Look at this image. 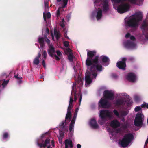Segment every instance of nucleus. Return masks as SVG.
Returning <instances> with one entry per match:
<instances>
[{
  "label": "nucleus",
  "mask_w": 148,
  "mask_h": 148,
  "mask_svg": "<svg viewBox=\"0 0 148 148\" xmlns=\"http://www.w3.org/2000/svg\"><path fill=\"white\" fill-rule=\"evenodd\" d=\"M87 51V57L85 64L89 71L87 70L85 74L86 86L92 83L93 79L96 78L97 75L96 71H101L103 68L102 65L99 63V55H96V51Z\"/></svg>",
  "instance_id": "nucleus-1"
},
{
  "label": "nucleus",
  "mask_w": 148,
  "mask_h": 148,
  "mask_svg": "<svg viewBox=\"0 0 148 148\" xmlns=\"http://www.w3.org/2000/svg\"><path fill=\"white\" fill-rule=\"evenodd\" d=\"M142 17V13L141 12H137L136 13L135 17L125 22V25L130 27L136 29L138 26V22L141 21Z\"/></svg>",
  "instance_id": "nucleus-2"
},
{
  "label": "nucleus",
  "mask_w": 148,
  "mask_h": 148,
  "mask_svg": "<svg viewBox=\"0 0 148 148\" xmlns=\"http://www.w3.org/2000/svg\"><path fill=\"white\" fill-rule=\"evenodd\" d=\"M133 135L129 133L124 135L122 140L120 141V144L123 147H127L134 139Z\"/></svg>",
  "instance_id": "nucleus-3"
},
{
  "label": "nucleus",
  "mask_w": 148,
  "mask_h": 148,
  "mask_svg": "<svg viewBox=\"0 0 148 148\" xmlns=\"http://www.w3.org/2000/svg\"><path fill=\"white\" fill-rule=\"evenodd\" d=\"M143 117L144 115L141 113H138L136 114L134 122L136 126L138 127L142 125Z\"/></svg>",
  "instance_id": "nucleus-4"
},
{
  "label": "nucleus",
  "mask_w": 148,
  "mask_h": 148,
  "mask_svg": "<svg viewBox=\"0 0 148 148\" xmlns=\"http://www.w3.org/2000/svg\"><path fill=\"white\" fill-rule=\"evenodd\" d=\"M99 116L103 120H106L107 117L111 118L112 117L111 112L107 110H101Z\"/></svg>",
  "instance_id": "nucleus-5"
},
{
  "label": "nucleus",
  "mask_w": 148,
  "mask_h": 148,
  "mask_svg": "<svg viewBox=\"0 0 148 148\" xmlns=\"http://www.w3.org/2000/svg\"><path fill=\"white\" fill-rule=\"evenodd\" d=\"M130 8V5L128 4H122L118 7L117 10L119 13H123L128 11Z\"/></svg>",
  "instance_id": "nucleus-6"
},
{
  "label": "nucleus",
  "mask_w": 148,
  "mask_h": 148,
  "mask_svg": "<svg viewBox=\"0 0 148 148\" xmlns=\"http://www.w3.org/2000/svg\"><path fill=\"white\" fill-rule=\"evenodd\" d=\"M99 103V106L102 108H108L111 106L110 103L105 99H101Z\"/></svg>",
  "instance_id": "nucleus-7"
},
{
  "label": "nucleus",
  "mask_w": 148,
  "mask_h": 148,
  "mask_svg": "<svg viewBox=\"0 0 148 148\" xmlns=\"http://www.w3.org/2000/svg\"><path fill=\"white\" fill-rule=\"evenodd\" d=\"M103 96L105 99L112 100L114 99V94L108 90H105L103 92Z\"/></svg>",
  "instance_id": "nucleus-8"
},
{
  "label": "nucleus",
  "mask_w": 148,
  "mask_h": 148,
  "mask_svg": "<svg viewBox=\"0 0 148 148\" xmlns=\"http://www.w3.org/2000/svg\"><path fill=\"white\" fill-rule=\"evenodd\" d=\"M143 33L145 37L148 39V24L145 22L143 23L141 26Z\"/></svg>",
  "instance_id": "nucleus-9"
},
{
  "label": "nucleus",
  "mask_w": 148,
  "mask_h": 148,
  "mask_svg": "<svg viewBox=\"0 0 148 148\" xmlns=\"http://www.w3.org/2000/svg\"><path fill=\"white\" fill-rule=\"evenodd\" d=\"M49 55L51 57H53L54 55L56 54L55 48L52 44L49 45V49L47 50Z\"/></svg>",
  "instance_id": "nucleus-10"
},
{
  "label": "nucleus",
  "mask_w": 148,
  "mask_h": 148,
  "mask_svg": "<svg viewBox=\"0 0 148 148\" xmlns=\"http://www.w3.org/2000/svg\"><path fill=\"white\" fill-rule=\"evenodd\" d=\"M136 78V76L135 74L132 73H128L127 77V79L131 82H135Z\"/></svg>",
  "instance_id": "nucleus-11"
},
{
  "label": "nucleus",
  "mask_w": 148,
  "mask_h": 148,
  "mask_svg": "<svg viewBox=\"0 0 148 148\" xmlns=\"http://www.w3.org/2000/svg\"><path fill=\"white\" fill-rule=\"evenodd\" d=\"M125 47L127 48H132L135 47V44L133 42L129 40L125 42L124 43Z\"/></svg>",
  "instance_id": "nucleus-12"
},
{
  "label": "nucleus",
  "mask_w": 148,
  "mask_h": 148,
  "mask_svg": "<svg viewBox=\"0 0 148 148\" xmlns=\"http://www.w3.org/2000/svg\"><path fill=\"white\" fill-rule=\"evenodd\" d=\"M121 125L120 123L116 119H114L110 123L111 126L113 128H117Z\"/></svg>",
  "instance_id": "nucleus-13"
},
{
  "label": "nucleus",
  "mask_w": 148,
  "mask_h": 148,
  "mask_svg": "<svg viewBox=\"0 0 148 148\" xmlns=\"http://www.w3.org/2000/svg\"><path fill=\"white\" fill-rule=\"evenodd\" d=\"M76 85L77 83L76 82L73 84V86L72 87V90L71 92V95H73V94L74 95V100L76 101L77 99V91L76 90Z\"/></svg>",
  "instance_id": "nucleus-14"
},
{
  "label": "nucleus",
  "mask_w": 148,
  "mask_h": 148,
  "mask_svg": "<svg viewBox=\"0 0 148 148\" xmlns=\"http://www.w3.org/2000/svg\"><path fill=\"white\" fill-rule=\"evenodd\" d=\"M116 66L119 69L125 70L126 67V62L122 61H119L117 63Z\"/></svg>",
  "instance_id": "nucleus-15"
},
{
  "label": "nucleus",
  "mask_w": 148,
  "mask_h": 148,
  "mask_svg": "<svg viewBox=\"0 0 148 148\" xmlns=\"http://www.w3.org/2000/svg\"><path fill=\"white\" fill-rule=\"evenodd\" d=\"M103 12H107L109 10L108 1L107 0H104L103 2Z\"/></svg>",
  "instance_id": "nucleus-16"
},
{
  "label": "nucleus",
  "mask_w": 148,
  "mask_h": 148,
  "mask_svg": "<svg viewBox=\"0 0 148 148\" xmlns=\"http://www.w3.org/2000/svg\"><path fill=\"white\" fill-rule=\"evenodd\" d=\"M90 124L91 127L93 129H96L99 127V125L97 121L94 119H92L91 120Z\"/></svg>",
  "instance_id": "nucleus-17"
},
{
  "label": "nucleus",
  "mask_w": 148,
  "mask_h": 148,
  "mask_svg": "<svg viewBox=\"0 0 148 148\" xmlns=\"http://www.w3.org/2000/svg\"><path fill=\"white\" fill-rule=\"evenodd\" d=\"M50 143V139L49 138L46 139L44 143H38L37 145L40 148L43 147L45 148L48 144Z\"/></svg>",
  "instance_id": "nucleus-18"
},
{
  "label": "nucleus",
  "mask_w": 148,
  "mask_h": 148,
  "mask_svg": "<svg viewBox=\"0 0 148 148\" xmlns=\"http://www.w3.org/2000/svg\"><path fill=\"white\" fill-rule=\"evenodd\" d=\"M126 103V101L123 99H118L116 100L115 104L117 106H124Z\"/></svg>",
  "instance_id": "nucleus-19"
},
{
  "label": "nucleus",
  "mask_w": 148,
  "mask_h": 148,
  "mask_svg": "<svg viewBox=\"0 0 148 148\" xmlns=\"http://www.w3.org/2000/svg\"><path fill=\"white\" fill-rule=\"evenodd\" d=\"M100 59L101 60L102 62L103 63H106L109 62L110 59L109 58L106 56H101Z\"/></svg>",
  "instance_id": "nucleus-20"
},
{
  "label": "nucleus",
  "mask_w": 148,
  "mask_h": 148,
  "mask_svg": "<svg viewBox=\"0 0 148 148\" xmlns=\"http://www.w3.org/2000/svg\"><path fill=\"white\" fill-rule=\"evenodd\" d=\"M99 10L97 12L96 16V18L97 20L100 19L102 16V10L99 8Z\"/></svg>",
  "instance_id": "nucleus-21"
},
{
  "label": "nucleus",
  "mask_w": 148,
  "mask_h": 148,
  "mask_svg": "<svg viewBox=\"0 0 148 148\" xmlns=\"http://www.w3.org/2000/svg\"><path fill=\"white\" fill-rule=\"evenodd\" d=\"M38 42L40 44L41 47L44 46V38L43 37H39L38 38Z\"/></svg>",
  "instance_id": "nucleus-22"
},
{
  "label": "nucleus",
  "mask_w": 148,
  "mask_h": 148,
  "mask_svg": "<svg viewBox=\"0 0 148 148\" xmlns=\"http://www.w3.org/2000/svg\"><path fill=\"white\" fill-rule=\"evenodd\" d=\"M71 112L67 111L65 118V121H68L69 122L70 121L71 119Z\"/></svg>",
  "instance_id": "nucleus-23"
},
{
  "label": "nucleus",
  "mask_w": 148,
  "mask_h": 148,
  "mask_svg": "<svg viewBox=\"0 0 148 148\" xmlns=\"http://www.w3.org/2000/svg\"><path fill=\"white\" fill-rule=\"evenodd\" d=\"M54 35L56 38V39L58 40L61 37V35L60 33L59 32L57 31L56 29H55L54 31Z\"/></svg>",
  "instance_id": "nucleus-24"
},
{
  "label": "nucleus",
  "mask_w": 148,
  "mask_h": 148,
  "mask_svg": "<svg viewBox=\"0 0 148 148\" xmlns=\"http://www.w3.org/2000/svg\"><path fill=\"white\" fill-rule=\"evenodd\" d=\"M128 111L127 110L122 111L121 112L120 116L123 117L126 116L128 113Z\"/></svg>",
  "instance_id": "nucleus-25"
},
{
  "label": "nucleus",
  "mask_w": 148,
  "mask_h": 148,
  "mask_svg": "<svg viewBox=\"0 0 148 148\" xmlns=\"http://www.w3.org/2000/svg\"><path fill=\"white\" fill-rule=\"evenodd\" d=\"M65 142L68 145H69L70 147L72 148L73 147V145L72 142L71 140L66 139L65 140Z\"/></svg>",
  "instance_id": "nucleus-26"
},
{
  "label": "nucleus",
  "mask_w": 148,
  "mask_h": 148,
  "mask_svg": "<svg viewBox=\"0 0 148 148\" xmlns=\"http://www.w3.org/2000/svg\"><path fill=\"white\" fill-rule=\"evenodd\" d=\"M68 59L70 62H72L73 61V59L75 58V56L72 53H70L69 54L68 56Z\"/></svg>",
  "instance_id": "nucleus-27"
},
{
  "label": "nucleus",
  "mask_w": 148,
  "mask_h": 148,
  "mask_svg": "<svg viewBox=\"0 0 148 148\" xmlns=\"http://www.w3.org/2000/svg\"><path fill=\"white\" fill-rule=\"evenodd\" d=\"M62 8L61 7H59L58 9L57 10L56 13V18L58 19L60 17V10Z\"/></svg>",
  "instance_id": "nucleus-28"
},
{
  "label": "nucleus",
  "mask_w": 148,
  "mask_h": 148,
  "mask_svg": "<svg viewBox=\"0 0 148 148\" xmlns=\"http://www.w3.org/2000/svg\"><path fill=\"white\" fill-rule=\"evenodd\" d=\"M39 62L40 60L39 59L35 58L33 60V64H34L37 65L39 64Z\"/></svg>",
  "instance_id": "nucleus-29"
},
{
  "label": "nucleus",
  "mask_w": 148,
  "mask_h": 148,
  "mask_svg": "<svg viewBox=\"0 0 148 148\" xmlns=\"http://www.w3.org/2000/svg\"><path fill=\"white\" fill-rule=\"evenodd\" d=\"M73 105V104H69L68 107L67 108V111H69L71 112V110H73L72 109Z\"/></svg>",
  "instance_id": "nucleus-30"
},
{
  "label": "nucleus",
  "mask_w": 148,
  "mask_h": 148,
  "mask_svg": "<svg viewBox=\"0 0 148 148\" xmlns=\"http://www.w3.org/2000/svg\"><path fill=\"white\" fill-rule=\"evenodd\" d=\"M76 118V117L73 116V117L71 122L70 125L74 126Z\"/></svg>",
  "instance_id": "nucleus-31"
},
{
  "label": "nucleus",
  "mask_w": 148,
  "mask_h": 148,
  "mask_svg": "<svg viewBox=\"0 0 148 148\" xmlns=\"http://www.w3.org/2000/svg\"><path fill=\"white\" fill-rule=\"evenodd\" d=\"M9 136V134L7 132H5L3 134V139H6Z\"/></svg>",
  "instance_id": "nucleus-32"
},
{
  "label": "nucleus",
  "mask_w": 148,
  "mask_h": 148,
  "mask_svg": "<svg viewBox=\"0 0 148 148\" xmlns=\"http://www.w3.org/2000/svg\"><path fill=\"white\" fill-rule=\"evenodd\" d=\"M141 106L142 108H145L146 107L148 109V104L146 103L145 102H144L141 105Z\"/></svg>",
  "instance_id": "nucleus-33"
},
{
  "label": "nucleus",
  "mask_w": 148,
  "mask_h": 148,
  "mask_svg": "<svg viewBox=\"0 0 148 148\" xmlns=\"http://www.w3.org/2000/svg\"><path fill=\"white\" fill-rule=\"evenodd\" d=\"M141 108L140 106H136L134 109V111L135 112H138L140 110Z\"/></svg>",
  "instance_id": "nucleus-34"
},
{
  "label": "nucleus",
  "mask_w": 148,
  "mask_h": 148,
  "mask_svg": "<svg viewBox=\"0 0 148 148\" xmlns=\"http://www.w3.org/2000/svg\"><path fill=\"white\" fill-rule=\"evenodd\" d=\"M78 110H79V109L78 108H76L75 109V112L74 113V116H73L74 117H77V112L78 111Z\"/></svg>",
  "instance_id": "nucleus-35"
},
{
  "label": "nucleus",
  "mask_w": 148,
  "mask_h": 148,
  "mask_svg": "<svg viewBox=\"0 0 148 148\" xmlns=\"http://www.w3.org/2000/svg\"><path fill=\"white\" fill-rule=\"evenodd\" d=\"M78 79L77 82V83L78 84L80 83V84H82V82L83 81V79H82L80 77H78Z\"/></svg>",
  "instance_id": "nucleus-36"
},
{
  "label": "nucleus",
  "mask_w": 148,
  "mask_h": 148,
  "mask_svg": "<svg viewBox=\"0 0 148 148\" xmlns=\"http://www.w3.org/2000/svg\"><path fill=\"white\" fill-rule=\"evenodd\" d=\"M113 112L114 114L118 117H119V114L118 111L115 109H114L113 110Z\"/></svg>",
  "instance_id": "nucleus-37"
},
{
  "label": "nucleus",
  "mask_w": 148,
  "mask_h": 148,
  "mask_svg": "<svg viewBox=\"0 0 148 148\" xmlns=\"http://www.w3.org/2000/svg\"><path fill=\"white\" fill-rule=\"evenodd\" d=\"M43 56L44 59H45L46 58L47 56V53L46 51H44L43 53Z\"/></svg>",
  "instance_id": "nucleus-38"
},
{
  "label": "nucleus",
  "mask_w": 148,
  "mask_h": 148,
  "mask_svg": "<svg viewBox=\"0 0 148 148\" xmlns=\"http://www.w3.org/2000/svg\"><path fill=\"white\" fill-rule=\"evenodd\" d=\"M115 3H121L124 1L125 0H113Z\"/></svg>",
  "instance_id": "nucleus-39"
},
{
  "label": "nucleus",
  "mask_w": 148,
  "mask_h": 148,
  "mask_svg": "<svg viewBox=\"0 0 148 148\" xmlns=\"http://www.w3.org/2000/svg\"><path fill=\"white\" fill-rule=\"evenodd\" d=\"M69 42L67 41H65L64 42V45L65 47H68L69 46Z\"/></svg>",
  "instance_id": "nucleus-40"
},
{
  "label": "nucleus",
  "mask_w": 148,
  "mask_h": 148,
  "mask_svg": "<svg viewBox=\"0 0 148 148\" xmlns=\"http://www.w3.org/2000/svg\"><path fill=\"white\" fill-rule=\"evenodd\" d=\"M9 82V80H4L3 83L2 84V85L3 86H5Z\"/></svg>",
  "instance_id": "nucleus-41"
},
{
  "label": "nucleus",
  "mask_w": 148,
  "mask_h": 148,
  "mask_svg": "<svg viewBox=\"0 0 148 148\" xmlns=\"http://www.w3.org/2000/svg\"><path fill=\"white\" fill-rule=\"evenodd\" d=\"M73 100L72 97L71 96L70 97L69 104H73Z\"/></svg>",
  "instance_id": "nucleus-42"
},
{
  "label": "nucleus",
  "mask_w": 148,
  "mask_h": 148,
  "mask_svg": "<svg viewBox=\"0 0 148 148\" xmlns=\"http://www.w3.org/2000/svg\"><path fill=\"white\" fill-rule=\"evenodd\" d=\"M15 77L18 80H20L22 78V77H19L18 76V74L14 75Z\"/></svg>",
  "instance_id": "nucleus-43"
},
{
  "label": "nucleus",
  "mask_w": 148,
  "mask_h": 148,
  "mask_svg": "<svg viewBox=\"0 0 148 148\" xmlns=\"http://www.w3.org/2000/svg\"><path fill=\"white\" fill-rule=\"evenodd\" d=\"M45 40L47 44L49 45H50V40L49 39L47 38H46L45 39Z\"/></svg>",
  "instance_id": "nucleus-44"
},
{
  "label": "nucleus",
  "mask_w": 148,
  "mask_h": 148,
  "mask_svg": "<svg viewBox=\"0 0 148 148\" xmlns=\"http://www.w3.org/2000/svg\"><path fill=\"white\" fill-rule=\"evenodd\" d=\"M64 21V19H63L62 20V23H61L60 24V26L62 27V28H64V26H65V25H64V23H63V21Z\"/></svg>",
  "instance_id": "nucleus-45"
},
{
  "label": "nucleus",
  "mask_w": 148,
  "mask_h": 148,
  "mask_svg": "<svg viewBox=\"0 0 148 148\" xmlns=\"http://www.w3.org/2000/svg\"><path fill=\"white\" fill-rule=\"evenodd\" d=\"M56 53L57 55L59 56H61L62 55L61 52L59 50H57L56 51Z\"/></svg>",
  "instance_id": "nucleus-46"
},
{
  "label": "nucleus",
  "mask_w": 148,
  "mask_h": 148,
  "mask_svg": "<svg viewBox=\"0 0 148 148\" xmlns=\"http://www.w3.org/2000/svg\"><path fill=\"white\" fill-rule=\"evenodd\" d=\"M54 56L55 57L56 59L58 61H59L60 60V58L58 57L56 54L54 55Z\"/></svg>",
  "instance_id": "nucleus-47"
},
{
  "label": "nucleus",
  "mask_w": 148,
  "mask_h": 148,
  "mask_svg": "<svg viewBox=\"0 0 148 148\" xmlns=\"http://www.w3.org/2000/svg\"><path fill=\"white\" fill-rule=\"evenodd\" d=\"M68 1V0H63V4L64 5H66Z\"/></svg>",
  "instance_id": "nucleus-48"
},
{
  "label": "nucleus",
  "mask_w": 148,
  "mask_h": 148,
  "mask_svg": "<svg viewBox=\"0 0 148 148\" xmlns=\"http://www.w3.org/2000/svg\"><path fill=\"white\" fill-rule=\"evenodd\" d=\"M46 16L47 18H51V15L50 13L48 12L46 14Z\"/></svg>",
  "instance_id": "nucleus-49"
},
{
  "label": "nucleus",
  "mask_w": 148,
  "mask_h": 148,
  "mask_svg": "<svg viewBox=\"0 0 148 148\" xmlns=\"http://www.w3.org/2000/svg\"><path fill=\"white\" fill-rule=\"evenodd\" d=\"M74 127V125H69V131L70 132H71L72 131L73 127Z\"/></svg>",
  "instance_id": "nucleus-50"
},
{
  "label": "nucleus",
  "mask_w": 148,
  "mask_h": 148,
  "mask_svg": "<svg viewBox=\"0 0 148 148\" xmlns=\"http://www.w3.org/2000/svg\"><path fill=\"white\" fill-rule=\"evenodd\" d=\"M137 0H129L131 3L135 4Z\"/></svg>",
  "instance_id": "nucleus-51"
},
{
  "label": "nucleus",
  "mask_w": 148,
  "mask_h": 148,
  "mask_svg": "<svg viewBox=\"0 0 148 148\" xmlns=\"http://www.w3.org/2000/svg\"><path fill=\"white\" fill-rule=\"evenodd\" d=\"M130 39L131 40H135V38L133 36H130Z\"/></svg>",
  "instance_id": "nucleus-52"
},
{
  "label": "nucleus",
  "mask_w": 148,
  "mask_h": 148,
  "mask_svg": "<svg viewBox=\"0 0 148 148\" xmlns=\"http://www.w3.org/2000/svg\"><path fill=\"white\" fill-rule=\"evenodd\" d=\"M66 121H62V122L60 123V125L61 126H63L64 125V124L65 122Z\"/></svg>",
  "instance_id": "nucleus-53"
},
{
  "label": "nucleus",
  "mask_w": 148,
  "mask_h": 148,
  "mask_svg": "<svg viewBox=\"0 0 148 148\" xmlns=\"http://www.w3.org/2000/svg\"><path fill=\"white\" fill-rule=\"evenodd\" d=\"M130 34L129 33H127L125 35V37L126 38H128L130 37Z\"/></svg>",
  "instance_id": "nucleus-54"
},
{
  "label": "nucleus",
  "mask_w": 148,
  "mask_h": 148,
  "mask_svg": "<svg viewBox=\"0 0 148 148\" xmlns=\"http://www.w3.org/2000/svg\"><path fill=\"white\" fill-rule=\"evenodd\" d=\"M41 56V53L40 52H39L38 53V56L36 57V58L38 59H39V58Z\"/></svg>",
  "instance_id": "nucleus-55"
},
{
  "label": "nucleus",
  "mask_w": 148,
  "mask_h": 148,
  "mask_svg": "<svg viewBox=\"0 0 148 148\" xmlns=\"http://www.w3.org/2000/svg\"><path fill=\"white\" fill-rule=\"evenodd\" d=\"M98 122L100 125H102L103 124V122L102 121H101V120H99V121H98Z\"/></svg>",
  "instance_id": "nucleus-56"
},
{
  "label": "nucleus",
  "mask_w": 148,
  "mask_h": 148,
  "mask_svg": "<svg viewBox=\"0 0 148 148\" xmlns=\"http://www.w3.org/2000/svg\"><path fill=\"white\" fill-rule=\"evenodd\" d=\"M42 64L44 67H45V64L44 60H43L42 61Z\"/></svg>",
  "instance_id": "nucleus-57"
},
{
  "label": "nucleus",
  "mask_w": 148,
  "mask_h": 148,
  "mask_svg": "<svg viewBox=\"0 0 148 148\" xmlns=\"http://www.w3.org/2000/svg\"><path fill=\"white\" fill-rule=\"evenodd\" d=\"M127 59L125 58H123L122 59V62H125L126 61Z\"/></svg>",
  "instance_id": "nucleus-58"
},
{
  "label": "nucleus",
  "mask_w": 148,
  "mask_h": 148,
  "mask_svg": "<svg viewBox=\"0 0 148 148\" xmlns=\"http://www.w3.org/2000/svg\"><path fill=\"white\" fill-rule=\"evenodd\" d=\"M82 95H81L80 96V97L79 98V105L80 104V103H81V100H82Z\"/></svg>",
  "instance_id": "nucleus-59"
},
{
  "label": "nucleus",
  "mask_w": 148,
  "mask_h": 148,
  "mask_svg": "<svg viewBox=\"0 0 148 148\" xmlns=\"http://www.w3.org/2000/svg\"><path fill=\"white\" fill-rule=\"evenodd\" d=\"M43 18H44V20L45 21H46V16H45V13H43Z\"/></svg>",
  "instance_id": "nucleus-60"
},
{
  "label": "nucleus",
  "mask_w": 148,
  "mask_h": 148,
  "mask_svg": "<svg viewBox=\"0 0 148 148\" xmlns=\"http://www.w3.org/2000/svg\"><path fill=\"white\" fill-rule=\"evenodd\" d=\"M66 51L67 52L70 53V52H71V50L69 48H68L66 49Z\"/></svg>",
  "instance_id": "nucleus-61"
},
{
  "label": "nucleus",
  "mask_w": 148,
  "mask_h": 148,
  "mask_svg": "<svg viewBox=\"0 0 148 148\" xmlns=\"http://www.w3.org/2000/svg\"><path fill=\"white\" fill-rule=\"evenodd\" d=\"M64 36L65 37V38H67L68 39H69V38L68 37V36H67V32H66L65 33V34H64Z\"/></svg>",
  "instance_id": "nucleus-62"
},
{
  "label": "nucleus",
  "mask_w": 148,
  "mask_h": 148,
  "mask_svg": "<svg viewBox=\"0 0 148 148\" xmlns=\"http://www.w3.org/2000/svg\"><path fill=\"white\" fill-rule=\"evenodd\" d=\"M77 148H81V145L79 144H78L77 145Z\"/></svg>",
  "instance_id": "nucleus-63"
},
{
  "label": "nucleus",
  "mask_w": 148,
  "mask_h": 148,
  "mask_svg": "<svg viewBox=\"0 0 148 148\" xmlns=\"http://www.w3.org/2000/svg\"><path fill=\"white\" fill-rule=\"evenodd\" d=\"M65 145V148H68V145L66 143H65L64 142Z\"/></svg>",
  "instance_id": "nucleus-64"
}]
</instances>
